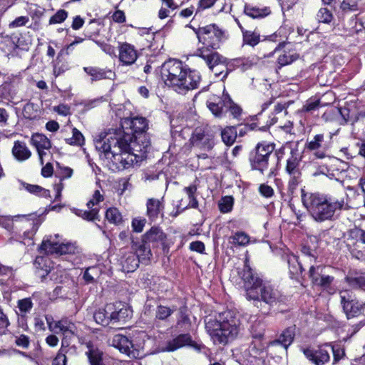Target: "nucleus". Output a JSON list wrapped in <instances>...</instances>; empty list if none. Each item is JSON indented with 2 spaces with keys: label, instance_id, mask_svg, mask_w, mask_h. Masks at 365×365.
<instances>
[{
  "label": "nucleus",
  "instance_id": "9",
  "mask_svg": "<svg viewBox=\"0 0 365 365\" xmlns=\"http://www.w3.org/2000/svg\"><path fill=\"white\" fill-rule=\"evenodd\" d=\"M247 262L248 260L246 259L244 268L240 272L241 278L245 283L246 298L248 300H258L259 295L257 289L262 279L253 272Z\"/></svg>",
  "mask_w": 365,
  "mask_h": 365
},
{
  "label": "nucleus",
  "instance_id": "30",
  "mask_svg": "<svg viewBox=\"0 0 365 365\" xmlns=\"http://www.w3.org/2000/svg\"><path fill=\"white\" fill-rule=\"evenodd\" d=\"M299 58V55L294 51H284L277 58V66L279 68L289 65L297 61Z\"/></svg>",
  "mask_w": 365,
  "mask_h": 365
},
{
  "label": "nucleus",
  "instance_id": "62",
  "mask_svg": "<svg viewBox=\"0 0 365 365\" xmlns=\"http://www.w3.org/2000/svg\"><path fill=\"white\" fill-rule=\"evenodd\" d=\"M16 344L19 346H21L23 348H27L29 345V337L26 335H20L16 337Z\"/></svg>",
  "mask_w": 365,
  "mask_h": 365
},
{
  "label": "nucleus",
  "instance_id": "36",
  "mask_svg": "<svg viewBox=\"0 0 365 365\" xmlns=\"http://www.w3.org/2000/svg\"><path fill=\"white\" fill-rule=\"evenodd\" d=\"M88 351L86 354L88 357L91 365H103L101 363L102 360V352L98 349H94L90 344L87 345Z\"/></svg>",
  "mask_w": 365,
  "mask_h": 365
},
{
  "label": "nucleus",
  "instance_id": "57",
  "mask_svg": "<svg viewBox=\"0 0 365 365\" xmlns=\"http://www.w3.org/2000/svg\"><path fill=\"white\" fill-rule=\"evenodd\" d=\"M46 320L48 329L52 332L58 333V327L56 325L58 321H55L51 315H46Z\"/></svg>",
  "mask_w": 365,
  "mask_h": 365
},
{
  "label": "nucleus",
  "instance_id": "6",
  "mask_svg": "<svg viewBox=\"0 0 365 365\" xmlns=\"http://www.w3.org/2000/svg\"><path fill=\"white\" fill-rule=\"evenodd\" d=\"M279 160L284 155H287L285 172L289 175V188L294 190L301 182L302 169L301 163L302 154L296 143H287L276 152Z\"/></svg>",
  "mask_w": 365,
  "mask_h": 365
},
{
  "label": "nucleus",
  "instance_id": "31",
  "mask_svg": "<svg viewBox=\"0 0 365 365\" xmlns=\"http://www.w3.org/2000/svg\"><path fill=\"white\" fill-rule=\"evenodd\" d=\"M245 13L253 19L262 18L270 14V9L269 7L259 8L246 4L245 6Z\"/></svg>",
  "mask_w": 365,
  "mask_h": 365
},
{
  "label": "nucleus",
  "instance_id": "43",
  "mask_svg": "<svg viewBox=\"0 0 365 365\" xmlns=\"http://www.w3.org/2000/svg\"><path fill=\"white\" fill-rule=\"evenodd\" d=\"M163 237L164 235L161 230H149L145 235L143 242L146 243L147 242L162 240Z\"/></svg>",
  "mask_w": 365,
  "mask_h": 365
},
{
  "label": "nucleus",
  "instance_id": "7",
  "mask_svg": "<svg viewBox=\"0 0 365 365\" xmlns=\"http://www.w3.org/2000/svg\"><path fill=\"white\" fill-rule=\"evenodd\" d=\"M41 252L46 254L75 255L81 252V248L74 242H61L58 235L44 237L40 246Z\"/></svg>",
  "mask_w": 365,
  "mask_h": 365
},
{
  "label": "nucleus",
  "instance_id": "64",
  "mask_svg": "<svg viewBox=\"0 0 365 365\" xmlns=\"http://www.w3.org/2000/svg\"><path fill=\"white\" fill-rule=\"evenodd\" d=\"M53 168L51 163H47L41 169V174L45 178L51 177L53 175Z\"/></svg>",
  "mask_w": 365,
  "mask_h": 365
},
{
  "label": "nucleus",
  "instance_id": "63",
  "mask_svg": "<svg viewBox=\"0 0 365 365\" xmlns=\"http://www.w3.org/2000/svg\"><path fill=\"white\" fill-rule=\"evenodd\" d=\"M190 249L192 251L202 253L205 250V245L202 242L195 241L190 244Z\"/></svg>",
  "mask_w": 365,
  "mask_h": 365
},
{
  "label": "nucleus",
  "instance_id": "51",
  "mask_svg": "<svg viewBox=\"0 0 365 365\" xmlns=\"http://www.w3.org/2000/svg\"><path fill=\"white\" fill-rule=\"evenodd\" d=\"M327 349L329 350V352L331 351L334 357L333 364L337 363L341 359L343 358L344 355V351L340 346H334L328 344Z\"/></svg>",
  "mask_w": 365,
  "mask_h": 365
},
{
  "label": "nucleus",
  "instance_id": "39",
  "mask_svg": "<svg viewBox=\"0 0 365 365\" xmlns=\"http://www.w3.org/2000/svg\"><path fill=\"white\" fill-rule=\"evenodd\" d=\"M72 137L66 138V143L71 145L81 146L84 143V137L83 134L76 128L72 130Z\"/></svg>",
  "mask_w": 365,
  "mask_h": 365
},
{
  "label": "nucleus",
  "instance_id": "3",
  "mask_svg": "<svg viewBox=\"0 0 365 365\" xmlns=\"http://www.w3.org/2000/svg\"><path fill=\"white\" fill-rule=\"evenodd\" d=\"M199 42L202 44L195 52V56L202 58L210 69L218 66L221 56L212 50L220 47V42L226 38L225 31L212 24L206 26L194 29Z\"/></svg>",
  "mask_w": 365,
  "mask_h": 365
},
{
  "label": "nucleus",
  "instance_id": "19",
  "mask_svg": "<svg viewBox=\"0 0 365 365\" xmlns=\"http://www.w3.org/2000/svg\"><path fill=\"white\" fill-rule=\"evenodd\" d=\"M147 215L151 222L155 221L162 215L164 208L163 199L150 198L146 203Z\"/></svg>",
  "mask_w": 365,
  "mask_h": 365
},
{
  "label": "nucleus",
  "instance_id": "24",
  "mask_svg": "<svg viewBox=\"0 0 365 365\" xmlns=\"http://www.w3.org/2000/svg\"><path fill=\"white\" fill-rule=\"evenodd\" d=\"M295 335V327H291L284 330L279 338L271 343L272 345H282L284 349L292 343Z\"/></svg>",
  "mask_w": 365,
  "mask_h": 365
},
{
  "label": "nucleus",
  "instance_id": "37",
  "mask_svg": "<svg viewBox=\"0 0 365 365\" xmlns=\"http://www.w3.org/2000/svg\"><path fill=\"white\" fill-rule=\"evenodd\" d=\"M222 141L227 145L234 143L237 138V130L234 126L226 127L221 133Z\"/></svg>",
  "mask_w": 365,
  "mask_h": 365
},
{
  "label": "nucleus",
  "instance_id": "10",
  "mask_svg": "<svg viewBox=\"0 0 365 365\" xmlns=\"http://www.w3.org/2000/svg\"><path fill=\"white\" fill-rule=\"evenodd\" d=\"M150 255V250L145 247V244L139 247L137 251V255L131 252L125 253L119 259L121 270L124 272H132L135 271L138 267L140 260L149 259Z\"/></svg>",
  "mask_w": 365,
  "mask_h": 365
},
{
  "label": "nucleus",
  "instance_id": "61",
  "mask_svg": "<svg viewBox=\"0 0 365 365\" xmlns=\"http://www.w3.org/2000/svg\"><path fill=\"white\" fill-rule=\"evenodd\" d=\"M146 225V220L143 217H137L132 221L133 228H143Z\"/></svg>",
  "mask_w": 365,
  "mask_h": 365
},
{
  "label": "nucleus",
  "instance_id": "12",
  "mask_svg": "<svg viewBox=\"0 0 365 365\" xmlns=\"http://www.w3.org/2000/svg\"><path fill=\"white\" fill-rule=\"evenodd\" d=\"M340 297L343 309L348 319L354 317L361 313L363 306L356 300L352 292L341 291Z\"/></svg>",
  "mask_w": 365,
  "mask_h": 365
},
{
  "label": "nucleus",
  "instance_id": "18",
  "mask_svg": "<svg viewBox=\"0 0 365 365\" xmlns=\"http://www.w3.org/2000/svg\"><path fill=\"white\" fill-rule=\"evenodd\" d=\"M137 57V51L133 46L127 43L120 46L118 58L122 65H132L136 61Z\"/></svg>",
  "mask_w": 365,
  "mask_h": 365
},
{
  "label": "nucleus",
  "instance_id": "20",
  "mask_svg": "<svg viewBox=\"0 0 365 365\" xmlns=\"http://www.w3.org/2000/svg\"><path fill=\"white\" fill-rule=\"evenodd\" d=\"M56 325L58 327V332H61L63 335L61 346L62 347H66L68 346V343L66 341V339L76 334V326L67 319L58 320Z\"/></svg>",
  "mask_w": 365,
  "mask_h": 365
},
{
  "label": "nucleus",
  "instance_id": "41",
  "mask_svg": "<svg viewBox=\"0 0 365 365\" xmlns=\"http://www.w3.org/2000/svg\"><path fill=\"white\" fill-rule=\"evenodd\" d=\"M23 186L30 193L36 194L43 197H48L50 195L49 190L36 185L24 183Z\"/></svg>",
  "mask_w": 365,
  "mask_h": 365
},
{
  "label": "nucleus",
  "instance_id": "25",
  "mask_svg": "<svg viewBox=\"0 0 365 365\" xmlns=\"http://www.w3.org/2000/svg\"><path fill=\"white\" fill-rule=\"evenodd\" d=\"M51 261L48 257H37L34 261V265L38 269V274L41 277L48 275L52 269Z\"/></svg>",
  "mask_w": 365,
  "mask_h": 365
},
{
  "label": "nucleus",
  "instance_id": "56",
  "mask_svg": "<svg viewBox=\"0 0 365 365\" xmlns=\"http://www.w3.org/2000/svg\"><path fill=\"white\" fill-rule=\"evenodd\" d=\"M259 192L262 196L265 197H270L274 195L273 188L271 186L265 184L260 185L259 187Z\"/></svg>",
  "mask_w": 365,
  "mask_h": 365
},
{
  "label": "nucleus",
  "instance_id": "21",
  "mask_svg": "<svg viewBox=\"0 0 365 365\" xmlns=\"http://www.w3.org/2000/svg\"><path fill=\"white\" fill-rule=\"evenodd\" d=\"M11 152L14 158L19 162L25 161L31 156V152L26 143L19 140L14 143Z\"/></svg>",
  "mask_w": 365,
  "mask_h": 365
},
{
  "label": "nucleus",
  "instance_id": "33",
  "mask_svg": "<svg viewBox=\"0 0 365 365\" xmlns=\"http://www.w3.org/2000/svg\"><path fill=\"white\" fill-rule=\"evenodd\" d=\"M329 158V160H331V165L330 167L322 165L319 167V172L326 175L329 179H335L337 180V176L339 175V173L338 170H334L332 168L334 165H335L336 163H338V159L336 158Z\"/></svg>",
  "mask_w": 365,
  "mask_h": 365
},
{
  "label": "nucleus",
  "instance_id": "23",
  "mask_svg": "<svg viewBox=\"0 0 365 365\" xmlns=\"http://www.w3.org/2000/svg\"><path fill=\"white\" fill-rule=\"evenodd\" d=\"M133 311L125 303L115 302V321L125 323L131 319Z\"/></svg>",
  "mask_w": 365,
  "mask_h": 365
},
{
  "label": "nucleus",
  "instance_id": "14",
  "mask_svg": "<svg viewBox=\"0 0 365 365\" xmlns=\"http://www.w3.org/2000/svg\"><path fill=\"white\" fill-rule=\"evenodd\" d=\"M329 148V145L324 143V134L315 135L312 139L308 140L306 143V148L319 159L329 157L327 155Z\"/></svg>",
  "mask_w": 365,
  "mask_h": 365
},
{
  "label": "nucleus",
  "instance_id": "27",
  "mask_svg": "<svg viewBox=\"0 0 365 365\" xmlns=\"http://www.w3.org/2000/svg\"><path fill=\"white\" fill-rule=\"evenodd\" d=\"M31 143L36 148L37 150H49L51 147V141L46 135L43 134H34L31 136Z\"/></svg>",
  "mask_w": 365,
  "mask_h": 365
},
{
  "label": "nucleus",
  "instance_id": "22",
  "mask_svg": "<svg viewBox=\"0 0 365 365\" xmlns=\"http://www.w3.org/2000/svg\"><path fill=\"white\" fill-rule=\"evenodd\" d=\"M132 342L125 336L118 334H115V348L128 356H135L133 349Z\"/></svg>",
  "mask_w": 365,
  "mask_h": 365
},
{
  "label": "nucleus",
  "instance_id": "32",
  "mask_svg": "<svg viewBox=\"0 0 365 365\" xmlns=\"http://www.w3.org/2000/svg\"><path fill=\"white\" fill-rule=\"evenodd\" d=\"M207 105L212 113L217 118H221L223 115V101H222L219 98H210L207 101Z\"/></svg>",
  "mask_w": 365,
  "mask_h": 365
},
{
  "label": "nucleus",
  "instance_id": "45",
  "mask_svg": "<svg viewBox=\"0 0 365 365\" xmlns=\"http://www.w3.org/2000/svg\"><path fill=\"white\" fill-rule=\"evenodd\" d=\"M317 16L319 22L324 24L330 23L333 19L331 12L327 8H321L318 11Z\"/></svg>",
  "mask_w": 365,
  "mask_h": 365
},
{
  "label": "nucleus",
  "instance_id": "34",
  "mask_svg": "<svg viewBox=\"0 0 365 365\" xmlns=\"http://www.w3.org/2000/svg\"><path fill=\"white\" fill-rule=\"evenodd\" d=\"M183 190L185 192L187 195L188 199H189V203L186 206H182V205L180 203L179 205V208L181 210H185L187 207H193L195 208L197 207V200H196L195 197V193L197 191V187L195 185H190L188 187H185Z\"/></svg>",
  "mask_w": 365,
  "mask_h": 365
},
{
  "label": "nucleus",
  "instance_id": "42",
  "mask_svg": "<svg viewBox=\"0 0 365 365\" xmlns=\"http://www.w3.org/2000/svg\"><path fill=\"white\" fill-rule=\"evenodd\" d=\"M233 203L234 199L232 196L223 197L219 202V209L222 212H229L232 209Z\"/></svg>",
  "mask_w": 365,
  "mask_h": 365
},
{
  "label": "nucleus",
  "instance_id": "40",
  "mask_svg": "<svg viewBox=\"0 0 365 365\" xmlns=\"http://www.w3.org/2000/svg\"><path fill=\"white\" fill-rule=\"evenodd\" d=\"M223 105L225 108L229 109L233 118H238V117L241 115L242 109L238 106L233 103L228 96L225 97V99L223 100Z\"/></svg>",
  "mask_w": 365,
  "mask_h": 365
},
{
  "label": "nucleus",
  "instance_id": "29",
  "mask_svg": "<svg viewBox=\"0 0 365 365\" xmlns=\"http://www.w3.org/2000/svg\"><path fill=\"white\" fill-rule=\"evenodd\" d=\"M34 216L32 215H22L10 216H0V227L3 228H9L14 226V222L18 220H34Z\"/></svg>",
  "mask_w": 365,
  "mask_h": 365
},
{
  "label": "nucleus",
  "instance_id": "46",
  "mask_svg": "<svg viewBox=\"0 0 365 365\" xmlns=\"http://www.w3.org/2000/svg\"><path fill=\"white\" fill-rule=\"evenodd\" d=\"M103 195L99 190H96L93 193L91 199L87 202L86 206L88 208H95L102 201H103Z\"/></svg>",
  "mask_w": 365,
  "mask_h": 365
},
{
  "label": "nucleus",
  "instance_id": "44",
  "mask_svg": "<svg viewBox=\"0 0 365 365\" xmlns=\"http://www.w3.org/2000/svg\"><path fill=\"white\" fill-rule=\"evenodd\" d=\"M231 242L239 245H246L250 242V237L244 232H237L230 238Z\"/></svg>",
  "mask_w": 365,
  "mask_h": 365
},
{
  "label": "nucleus",
  "instance_id": "38",
  "mask_svg": "<svg viewBox=\"0 0 365 365\" xmlns=\"http://www.w3.org/2000/svg\"><path fill=\"white\" fill-rule=\"evenodd\" d=\"M33 307V303L30 298H25L18 301L19 312L17 314L21 317H25Z\"/></svg>",
  "mask_w": 365,
  "mask_h": 365
},
{
  "label": "nucleus",
  "instance_id": "2",
  "mask_svg": "<svg viewBox=\"0 0 365 365\" xmlns=\"http://www.w3.org/2000/svg\"><path fill=\"white\" fill-rule=\"evenodd\" d=\"M161 77L165 83L178 93H185L198 87L201 76L181 61L170 59L161 66Z\"/></svg>",
  "mask_w": 365,
  "mask_h": 365
},
{
  "label": "nucleus",
  "instance_id": "49",
  "mask_svg": "<svg viewBox=\"0 0 365 365\" xmlns=\"http://www.w3.org/2000/svg\"><path fill=\"white\" fill-rule=\"evenodd\" d=\"M320 100L318 98H310L303 106L302 110L306 112H312L321 107Z\"/></svg>",
  "mask_w": 365,
  "mask_h": 365
},
{
  "label": "nucleus",
  "instance_id": "16",
  "mask_svg": "<svg viewBox=\"0 0 365 365\" xmlns=\"http://www.w3.org/2000/svg\"><path fill=\"white\" fill-rule=\"evenodd\" d=\"M185 346H191L197 350H200L201 346L195 344L190 334H180L176 338L173 339L168 343L165 348L163 349V351H173L178 349L182 348Z\"/></svg>",
  "mask_w": 365,
  "mask_h": 365
},
{
  "label": "nucleus",
  "instance_id": "35",
  "mask_svg": "<svg viewBox=\"0 0 365 365\" xmlns=\"http://www.w3.org/2000/svg\"><path fill=\"white\" fill-rule=\"evenodd\" d=\"M88 210H79L76 208L72 209V212L82 217L84 220H88V221H93L98 218V214L99 212V210L98 207L95 208H88Z\"/></svg>",
  "mask_w": 365,
  "mask_h": 365
},
{
  "label": "nucleus",
  "instance_id": "15",
  "mask_svg": "<svg viewBox=\"0 0 365 365\" xmlns=\"http://www.w3.org/2000/svg\"><path fill=\"white\" fill-rule=\"evenodd\" d=\"M259 298L257 302L262 300L267 304H272L276 303L280 297L279 292L274 289L270 284L264 283L261 281V284L258 287Z\"/></svg>",
  "mask_w": 365,
  "mask_h": 365
},
{
  "label": "nucleus",
  "instance_id": "55",
  "mask_svg": "<svg viewBox=\"0 0 365 365\" xmlns=\"http://www.w3.org/2000/svg\"><path fill=\"white\" fill-rule=\"evenodd\" d=\"M52 365H66V352L63 349L62 346L59 350L57 356L53 359Z\"/></svg>",
  "mask_w": 365,
  "mask_h": 365
},
{
  "label": "nucleus",
  "instance_id": "11",
  "mask_svg": "<svg viewBox=\"0 0 365 365\" xmlns=\"http://www.w3.org/2000/svg\"><path fill=\"white\" fill-rule=\"evenodd\" d=\"M113 139V133L105 132L102 133L99 139L96 140V148L102 153L101 157L109 168L112 167L113 158L114 157V153L111 150V143Z\"/></svg>",
  "mask_w": 365,
  "mask_h": 365
},
{
  "label": "nucleus",
  "instance_id": "5",
  "mask_svg": "<svg viewBox=\"0 0 365 365\" xmlns=\"http://www.w3.org/2000/svg\"><path fill=\"white\" fill-rule=\"evenodd\" d=\"M302 200L313 218L318 222L331 220L335 212L344 206L343 200H333L324 195L304 193V190H302Z\"/></svg>",
  "mask_w": 365,
  "mask_h": 365
},
{
  "label": "nucleus",
  "instance_id": "4",
  "mask_svg": "<svg viewBox=\"0 0 365 365\" xmlns=\"http://www.w3.org/2000/svg\"><path fill=\"white\" fill-rule=\"evenodd\" d=\"M240 325L237 316L228 310L220 313L217 319H210L205 328L214 344H225L237 336Z\"/></svg>",
  "mask_w": 365,
  "mask_h": 365
},
{
  "label": "nucleus",
  "instance_id": "52",
  "mask_svg": "<svg viewBox=\"0 0 365 365\" xmlns=\"http://www.w3.org/2000/svg\"><path fill=\"white\" fill-rule=\"evenodd\" d=\"M29 21V18L26 16H21L16 18L12 21L9 26L11 29H14L20 26H25Z\"/></svg>",
  "mask_w": 365,
  "mask_h": 365
},
{
  "label": "nucleus",
  "instance_id": "48",
  "mask_svg": "<svg viewBox=\"0 0 365 365\" xmlns=\"http://www.w3.org/2000/svg\"><path fill=\"white\" fill-rule=\"evenodd\" d=\"M68 17V12L64 9L58 10L49 19V24H56L63 22Z\"/></svg>",
  "mask_w": 365,
  "mask_h": 365
},
{
  "label": "nucleus",
  "instance_id": "60",
  "mask_svg": "<svg viewBox=\"0 0 365 365\" xmlns=\"http://www.w3.org/2000/svg\"><path fill=\"white\" fill-rule=\"evenodd\" d=\"M61 180L70 178L73 173L72 168L66 166H59Z\"/></svg>",
  "mask_w": 365,
  "mask_h": 365
},
{
  "label": "nucleus",
  "instance_id": "8",
  "mask_svg": "<svg viewBox=\"0 0 365 365\" xmlns=\"http://www.w3.org/2000/svg\"><path fill=\"white\" fill-rule=\"evenodd\" d=\"M274 149V145L271 143H258L255 153L250 156V160L252 168L263 174L268 168L269 158Z\"/></svg>",
  "mask_w": 365,
  "mask_h": 365
},
{
  "label": "nucleus",
  "instance_id": "53",
  "mask_svg": "<svg viewBox=\"0 0 365 365\" xmlns=\"http://www.w3.org/2000/svg\"><path fill=\"white\" fill-rule=\"evenodd\" d=\"M341 8L344 11H356L358 10V4L356 0H343Z\"/></svg>",
  "mask_w": 365,
  "mask_h": 365
},
{
  "label": "nucleus",
  "instance_id": "26",
  "mask_svg": "<svg viewBox=\"0 0 365 365\" xmlns=\"http://www.w3.org/2000/svg\"><path fill=\"white\" fill-rule=\"evenodd\" d=\"M83 70L89 76H91L92 81H99L105 78H111L113 75V72L109 71H104L96 67H84Z\"/></svg>",
  "mask_w": 365,
  "mask_h": 365
},
{
  "label": "nucleus",
  "instance_id": "13",
  "mask_svg": "<svg viewBox=\"0 0 365 365\" xmlns=\"http://www.w3.org/2000/svg\"><path fill=\"white\" fill-rule=\"evenodd\" d=\"M328 344L319 346L317 349L303 348L302 351L306 358L315 365H324L330 360Z\"/></svg>",
  "mask_w": 365,
  "mask_h": 365
},
{
  "label": "nucleus",
  "instance_id": "59",
  "mask_svg": "<svg viewBox=\"0 0 365 365\" xmlns=\"http://www.w3.org/2000/svg\"><path fill=\"white\" fill-rule=\"evenodd\" d=\"M334 278L329 275L323 274L321 276L320 279L318 280L317 285L321 286L324 288L328 287L332 282Z\"/></svg>",
  "mask_w": 365,
  "mask_h": 365
},
{
  "label": "nucleus",
  "instance_id": "17",
  "mask_svg": "<svg viewBox=\"0 0 365 365\" xmlns=\"http://www.w3.org/2000/svg\"><path fill=\"white\" fill-rule=\"evenodd\" d=\"M190 142L193 146L210 150L213 146V140L211 135L206 134L202 129L197 128L194 131Z\"/></svg>",
  "mask_w": 365,
  "mask_h": 365
},
{
  "label": "nucleus",
  "instance_id": "58",
  "mask_svg": "<svg viewBox=\"0 0 365 365\" xmlns=\"http://www.w3.org/2000/svg\"><path fill=\"white\" fill-rule=\"evenodd\" d=\"M98 269L96 267H89L88 268L84 274H83V278L86 281V282L90 283L92 282L94 280V274H97Z\"/></svg>",
  "mask_w": 365,
  "mask_h": 365
},
{
  "label": "nucleus",
  "instance_id": "47",
  "mask_svg": "<svg viewBox=\"0 0 365 365\" xmlns=\"http://www.w3.org/2000/svg\"><path fill=\"white\" fill-rule=\"evenodd\" d=\"M324 267L322 266H312L309 269V277L312 279V282L317 285V282L320 279L321 276H322L323 270Z\"/></svg>",
  "mask_w": 365,
  "mask_h": 365
},
{
  "label": "nucleus",
  "instance_id": "54",
  "mask_svg": "<svg viewBox=\"0 0 365 365\" xmlns=\"http://www.w3.org/2000/svg\"><path fill=\"white\" fill-rule=\"evenodd\" d=\"M172 312L173 311L170 308L164 306H159L156 311V317L159 319H165L168 317Z\"/></svg>",
  "mask_w": 365,
  "mask_h": 365
},
{
  "label": "nucleus",
  "instance_id": "50",
  "mask_svg": "<svg viewBox=\"0 0 365 365\" xmlns=\"http://www.w3.org/2000/svg\"><path fill=\"white\" fill-rule=\"evenodd\" d=\"M113 313H110V317H107L106 316L104 311H102V310H99V311L96 312L93 316L96 322L98 324H102L103 326L108 325L109 318H113Z\"/></svg>",
  "mask_w": 365,
  "mask_h": 365
},
{
  "label": "nucleus",
  "instance_id": "1",
  "mask_svg": "<svg viewBox=\"0 0 365 365\" xmlns=\"http://www.w3.org/2000/svg\"><path fill=\"white\" fill-rule=\"evenodd\" d=\"M148 128V120L144 117L123 118L120 128L115 130V140L120 153L115 154L118 170L128 169L147 158L150 149L148 137L143 134Z\"/></svg>",
  "mask_w": 365,
  "mask_h": 365
},
{
  "label": "nucleus",
  "instance_id": "28",
  "mask_svg": "<svg viewBox=\"0 0 365 365\" xmlns=\"http://www.w3.org/2000/svg\"><path fill=\"white\" fill-rule=\"evenodd\" d=\"M238 24H240L238 23ZM239 26L242 32L243 44L254 47L259 43L260 34L259 32L256 31L245 30L241 25Z\"/></svg>",
  "mask_w": 365,
  "mask_h": 365
}]
</instances>
